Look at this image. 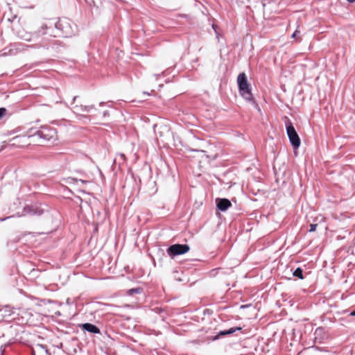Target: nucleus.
<instances>
[{
    "label": "nucleus",
    "instance_id": "2",
    "mask_svg": "<svg viewBox=\"0 0 355 355\" xmlns=\"http://www.w3.org/2000/svg\"><path fill=\"white\" fill-rule=\"evenodd\" d=\"M53 37H71L77 33V26L68 18L53 19Z\"/></svg>",
    "mask_w": 355,
    "mask_h": 355
},
{
    "label": "nucleus",
    "instance_id": "22",
    "mask_svg": "<svg viewBox=\"0 0 355 355\" xmlns=\"http://www.w3.org/2000/svg\"><path fill=\"white\" fill-rule=\"evenodd\" d=\"M110 116V112L108 110H105L103 112V117H107V116Z\"/></svg>",
    "mask_w": 355,
    "mask_h": 355
},
{
    "label": "nucleus",
    "instance_id": "1",
    "mask_svg": "<svg viewBox=\"0 0 355 355\" xmlns=\"http://www.w3.org/2000/svg\"><path fill=\"white\" fill-rule=\"evenodd\" d=\"M35 137H37L42 141H54L57 139V131L53 127L44 125L28 135H18L10 139L11 145L19 147L24 146L26 144V140Z\"/></svg>",
    "mask_w": 355,
    "mask_h": 355
},
{
    "label": "nucleus",
    "instance_id": "20",
    "mask_svg": "<svg viewBox=\"0 0 355 355\" xmlns=\"http://www.w3.org/2000/svg\"><path fill=\"white\" fill-rule=\"evenodd\" d=\"M153 310L155 313H159V314L164 312V309L161 307H155Z\"/></svg>",
    "mask_w": 355,
    "mask_h": 355
},
{
    "label": "nucleus",
    "instance_id": "17",
    "mask_svg": "<svg viewBox=\"0 0 355 355\" xmlns=\"http://www.w3.org/2000/svg\"><path fill=\"white\" fill-rule=\"evenodd\" d=\"M19 37L26 41H31L32 40V35L29 33H26L25 35H20Z\"/></svg>",
    "mask_w": 355,
    "mask_h": 355
},
{
    "label": "nucleus",
    "instance_id": "14",
    "mask_svg": "<svg viewBox=\"0 0 355 355\" xmlns=\"http://www.w3.org/2000/svg\"><path fill=\"white\" fill-rule=\"evenodd\" d=\"M1 311H0V312H1L2 315H3V319L13 313V308L9 305H1Z\"/></svg>",
    "mask_w": 355,
    "mask_h": 355
},
{
    "label": "nucleus",
    "instance_id": "8",
    "mask_svg": "<svg viewBox=\"0 0 355 355\" xmlns=\"http://www.w3.org/2000/svg\"><path fill=\"white\" fill-rule=\"evenodd\" d=\"M24 44L21 43H15L14 44L11 45L10 49H8V48H5L4 49H3L1 55H12L14 54V50L17 51H24Z\"/></svg>",
    "mask_w": 355,
    "mask_h": 355
},
{
    "label": "nucleus",
    "instance_id": "27",
    "mask_svg": "<svg viewBox=\"0 0 355 355\" xmlns=\"http://www.w3.org/2000/svg\"><path fill=\"white\" fill-rule=\"evenodd\" d=\"M77 98H78V96H73V103H72V104H74L75 101H76V99Z\"/></svg>",
    "mask_w": 355,
    "mask_h": 355
},
{
    "label": "nucleus",
    "instance_id": "29",
    "mask_svg": "<svg viewBox=\"0 0 355 355\" xmlns=\"http://www.w3.org/2000/svg\"><path fill=\"white\" fill-rule=\"evenodd\" d=\"M349 3H354L355 0H347Z\"/></svg>",
    "mask_w": 355,
    "mask_h": 355
},
{
    "label": "nucleus",
    "instance_id": "13",
    "mask_svg": "<svg viewBox=\"0 0 355 355\" xmlns=\"http://www.w3.org/2000/svg\"><path fill=\"white\" fill-rule=\"evenodd\" d=\"M72 110L75 113H80L81 112H90L92 110H96L94 105H74L72 107Z\"/></svg>",
    "mask_w": 355,
    "mask_h": 355
},
{
    "label": "nucleus",
    "instance_id": "3",
    "mask_svg": "<svg viewBox=\"0 0 355 355\" xmlns=\"http://www.w3.org/2000/svg\"><path fill=\"white\" fill-rule=\"evenodd\" d=\"M286 130L291 146L295 150L298 149L301 144V140L293 123L289 120L286 123Z\"/></svg>",
    "mask_w": 355,
    "mask_h": 355
},
{
    "label": "nucleus",
    "instance_id": "10",
    "mask_svg": "<svg viewBox=\"0 0 355 355\" xmlns=\"http://www.w3.org/2000/svg\"><path fill=\"white\" fill-rule=\"evenodd\" d=\"M80 327L81 328L82 330L87 331L91 334H101L100 329L95 324H93L89 322H86V323L82 324L80 325Z\"/></svg>",
    "mask_w": 355,
    "mask_h": 355
},
{
    "label": "nucleus",
    "instance_id": "6",
    "mask_svg": "<svg viewBox=\"0 0 355 355\" xmlns=\"http://www.w3.org/2000/svg\"><path fill=\"white\" fill-rule=\"evenodd\" d=\"M190 247L187 244H173L167 248L168 256L173 258L178 255L184 254L189 251Z\"/></svg>",
    "mask_w": 355,
    "mask_h": 355
},
{
    "label": "nucleus",
    "instance_id": "16",
    "mask_svg": "<svg viewBox=\"0 0 355 355\" xmlns=\"http://www.w3.org/2000/svg\"><path fill=\"white\" fill-rule=\"evenodd\" d=\"M142 292V288L140 287L131 288L127 291L128 295H132L134 294H140Z\"/></svg>",
    "mask_w": 355,
    "mask_h": 355
},
{
    "label": "nucleus",
    "instance_id": "33",
    "mask_svg": "<svg viewBox=\"0 0 355 355\" xmlns=\"http://www.w3.org/2000/svg\"><path fill=\"white\" fill-rule=\"evenodd\" d=\"M245 306H245V305H242V306H241V308H244V307H245Z\"/></svg>",
    "mask_w": 355,
    "mask_h": 355
},
{
    "label": "nucleus",
    "instance_id": "24",
    "mask_svg": "<svg viewBox=\"0 0 355 355\" xmlns=\"http://www.w3.org/2000/svg\"><path fill=\"white\" fill-rule=\"evenodd\" d=\"M212 28L214 29V31H215L216 34V37H218V33H217V31L216 29V26L214 24L212 25Z\"/></svg>",
    "mask_w": 355,
    "mask_h": 355
},
{
    "label": "nucleus",
    "instance_id": "26",
    "mask_svg": "<svg viewBox=\"0 0 355 355\" xmlns=\"http://www.w3.org/2000/svg\"><path fill=\"white\" fill-rule=\"evenodd\" d=\"M53 44H54V42H53V44H50L49 46H46V49H49V48H52V49H53V48H54ZM44 46L46 47V46Z\"/></svg>",
    "mask_w": 355,
    "mask_h": 355
},
{
    "label": "nucleus",
    "instance_id": "25",
    "mask_svg": "<svg viewBox=\"0 0 355 355\" xmlns=\"http://www.w3.org/2000/svg\"><path fill=\"white\" fill-rule=\"evenodd\" d=\"M350 316H355V309L349 313Z\"/></svg>",
    "mask_w": 355,
    "mask_h": 355
},
{
    "label": "nucleus",
    "instance_id": "9",
    "mask_svg": "<svg viewBox=\"0 0 355 355\" xmlns=\"http://www.w3.org/2000/svg\"><path fill=\"white\" fill-rule=\"evenodd\" d=\"M216 207L220 211H227L231 206V202L227 198H216Z\"/></svg>",
    "mask_w": 355,
    "mask_h": 355
},
{
    "label": "nucleus",
    "instance_id": "4",
    "mask_svg": "<svg viewBox=\"0 0 355 355\" xmlns=\"http://www.w3.org/2000/svg\"><path fill=\"white\" fill-rule=\"evenodd\" d=\"M44 209L42 208L41 204L34 203L25 206L20 214V216H41L44 213Z\"/></svg>",
    "mask_w": 355,
    "mask_h": 355
},
{
    "label": "nucleus",
    "instance_id": "30",
    "mask_svg": "<svg viewBox=\"0 0 355 355\" xmlns=\"http://www.w3.org/2000/svg\"><path fill=\"white\" fill-rule=\"evenodd\" d=\"M318 331H321V329L320 328L316 329V331H315V334H316Z\"/></svg>",
    "mask_w": 355,
    "mask_h": 355
},
{
    "label": "nucleus",
    "instance_id": "31",
    "mask_svg": "<svg viewBox=\"0 0 355 355\" xmlns=\"http://www.w3.org/2000/svg\"><path fill=\"white\" fill-rule=\"evenodd\" d=\"M4 146H0V151H1L3 149Z\"/></svg>",
    "mask_w": 355,
    "mask_h": 355
},
{
    "label": "nucleus",
    "instance_id": "19",
    "mask_svg": "<svg viewBox=\"0 0 355 355\" xmlns=\"http://www.w3.org/2000/svg\"><path fill=\"white\" fill-rule=\"evenodd\" d=\"M317 226H318L317 224H311L310 225V229H309V232H315V230H316Z\"/></svg>",
    "mask_w": 355,
    "mask_h": 355
},
{
    "label": "nucleus",
    "instance_id": "28",
    "mask_svg": "<svg viewBox=\"0 0 355 355\" xmlns=\"http://www.w3.org/2000/svg\"><path fill=\"white\" fill-rule=\"evenodd\" d=\"M180 17H184V18H187V15H184V14H183V15H180Z\"/></svg>",
    "mask_w": 355,
    "mask_h": 355
},
{
    "label": "nucleus",
    "instance_id": "12",
    "mask_svg": "<svg viewBox=\"0 0 355 355\" xmlns=\"http://www.w3.org/2000/svg\"><path fill=\"white\" fill-rule=\"evenodd\" d=\"M242 327H231L229 329L222 330L220 331L213 338L214 340L219 339L220 337L230 335L234 334V332L237 331H241Z\"/></svg>",
    "mask_w": 355,
    "mask_h": 355
},
{
    "label": "nucleus",
    "instance_id": "7",
    "mask_svg": "<svg viewBox=\"0 0 355 355\" xmlns=\"http://www.w3.org/2000/svg\"><path fill=\"white\" fill-rule=\"evenodd\" d=\"M239 94L241 96L245 99L247 102L250 103L252 105H254L256 107H258L257 103H256V101L253 96V94L252 93V87L251 85L245 87L243 89L239 90Z\"/></svg>",
    "mask_w": 355,
    "mask_h": 355
},
{
    "label": "nucleus",
    "instance_id": "11",
    "mask_svg": "<svg viewBox=\"0 0 355 355\" xmlns=\"http://www.w3.org/2000/svg\"><path fill=\"white\" fill-rule=\"evenodd\" d=\"M237 85L239 90L250 86L247 76L245 73H240L237 77Z\"/></svg>",
    "mask_w": 355,
    "mask_h": 355
},
{
    "label": "nucleus",
    "instance_id": "18",
    "mask_svg": "<svg viewBox=\"0 0 355 355\" xmlns=\"http://www.w3.org/2000/svg\"><path fill=\"white\" fill-rule=\"evenodd\" d=\"M6 111L5 107H0V119L5 115Z\"/></svg>",
    "mask_w": 355,
    "mask_h": 355
},
{
    "label": "nucleus",
    "instance_id": "21",
    "mask_svg": "<svg viewBox=\"0 0 355 355\" xmlns=\"http://www.w3.org/2000/svg\"><path fill=\"white\" fill-rule=\"evenodd\" d=\"M107 105L108 107H111V106H112V105H111V104H110V102H107V103L101 102V103H99V105H100V106H103V105Z\"/></svg>",
    "mask_w": 355,
    "mask_h": 355
},
{
    "label": "nucleus",
    "instance_id": "32",
    "mask_svg": "<svg viewBox=\"0 0 355 355\" xmlns=\"http://www.w3.org/2000/svg\"><path fill=\"white\" fill-rule=\"evenodd\" d=\"M144 94H147V95H149V93L148 92H144Z\"/></svg>",
    "mask_w": 355,
    "mask_h": 355
},
{
    "label": "nucleus",
    "instance_id": "5",
    "mask_svg": "<svg viewBox=\"0 0 355 355\" xmlns=\"http://www.w3.org/2000/svg\"><path fill=\"white\" fill-rule=\"evenodd\" d=\"M44 35H49L51 37H53V19H49L42 23L33 34V35H35L36 37H40Z\"/></svg>",
    "mask_w": 355,
    "mask_h": 355
},
{
    "label": "nucleus",
    "instance_id": "15",
    "mask_svg": "<svg viewBox=\"0 0 355 355\" xmlns=\"http://www.w3.org/2000/svg\"><path fill=\"white\" fill-rule=\"evenodd\" d=\"M293 275L300 279H304L303 270L300 267H297L293 272Z\"/></svg>",
    "mask_w": 355,
    "mask_h": 355
},
{
    "label": "nucleus",
    "instance_id": "23",
    "mask_svg": "<svg viewBox=\"0 0 355 355\" xmlns=\"http://www.w3.org/2000/svg\"><path fill=\"white\" fill-rule=\"evenodd\" d=\"M300 33V31L298 30H296L291 35V37L295 38L297 34Z\"/></svg>",
    "mask_w": 355,
    "mask_h": 355
}]
</instances>
